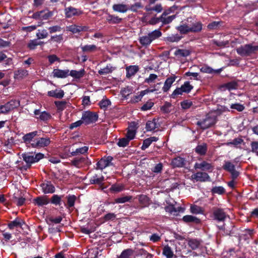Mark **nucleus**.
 Returning a JSON list of instances; mask_svg holds the SVG:
<instances>
[{
  "mask_svg": "<svg viewBox=\"0 0 258 258\" xmlns=\"http://www.w3.org/2000/svg\"><path fill=\"white\" fill-rule=\"evenodd\" d=\"M66 199L67 200V204L64 203V206H66L67 208L74 207L77 200L76 196L74 195H69L66 197Z\"/></svg>",
  "mask_w": 258,
  "mask_h": 258,
  "instance_id": "obj_36",
  "label": "nucleus"
},
{
  "mask_svg": "<svg viewBox=\"0 0 258 258\" xmlns=\"http://www.w3.org/2000/svg\"><path fill=\"white\" fill-rule=\"evenodd\" d=\"M222 168L230 173L231 179H236L239 176L240 172L236 170L235 166L229 161H225Z\"/></svg>",
  "mask_w": 258,
  "mask_h": 258,
  "instance_id": "obj_5",
  "label": "nucleus"
},
{
  "mask_svg": "<svg viewBox=\"0 0 258 258\" xmlns=\"http://www.w3.org/2000/svg\"><path fill=\"white\" fill-rule=\"evenodd\" d=\"M110 105H111V102L109 99H103L99 103L100 107L103 109H106Z\"/></svg>",
  "mask_w": 258,
  "mask_h": 258,
  "instance_id": "obj_63",
  "label": "nucleus"
},
{
  "mask_svg": "<svg viewBox=\"0 0 258 258\" xmlns=\"http://www.w3.org/2000/svg\"><path fill=\"white\" fill-rule=\"evenodd\" d=\"M85 74L84 69H81L80 71L72 70L69 72V76L73 77L76 79H80L83 77Z\"/></svg>",
  "mask_w": 258,
  "mask_h": 258,
  "instance_id": "obj_34",
  "label": "nucleus"
},
{
  "mask_svg": "<svg viewBox=\"0 0 258 258\" xmlns=\"http://www.w3.org/2000/svg\"><path fill=\"white\" fill-rule=\"evenodd\" d=\"M36 37L38 39L46 38L48 36V33L47 30L45 29H40L37 30Z\"/></svg>",
  "mask_w": 258,
  "mask_h": 258,
  "instance_id": "obj_45",
  "label": "nucleus"
},
{
  "mask_svg": "<svg viewBox=\"0 0 258 258\" xmlns=\"http://www.w3.org/2000/svg\"><path fill=\"white\" fill-rule=\"evenodd\" d=\"M154 103L151 101V100H149L147 101L141 108L140 110L141 111H145L149 110L152 108V107L154 106Z\"/></svg>",
  "mask_w": 258,
  "mask_h": 258,
  "instance_id": "obj_58",
  "label": "nucleus"
},
{
  "mask_svg": "<svg viewBox=\"0 0 258 258\" xmlns=\"http://www.w3.org/2000/svg\"><path fill=\"white\" fill-rule=\"evenodd\" d=\"M176 78V76L173 75L168 77L166 79L165 81L164 86L162 88V90L164 92H166L170 89L172 84L174 82Z\"/></svg>",
  "mask_w": 258,
  "mask_h": 258,
  "instance_id": "obj_23",
  "label": "nucleus"
},
{
  "mask_svg": "<svg viewBox=\"0 0 258 258\" xmlns=\"http://www.w3.org/2000/svg\"><path fill=\"white\" fill-rule=\"evenodd\" d=\"M33 203L38 207H42L49 203V199L47 196H38L33 199Z\"/></svg>",
  "mask_w": 258,
  "mask_h": 258,
  "instance_id": "obj_14",
  "label": "nucleus"
},
{
  "mask_svg": "<svg viewBox=\"0 0 258 258\" xmlns=\"http://www.w3.org/2000/svg\"><path fill=\"white\" fill-rule=\"evenodd\" d=\"M159 124L156 122V119L153 118L152 120H148L146 124V129L147 132L154 131L155 129L159 127Z\"/></svg>",
  "mask_w": 258,
  "mask_h": 258,
  "instance_id": "obj_30",
  "label": "nucleus"
},
{
  "mask_svg": "<svg viewBox=\"0 0 258 258\" xmlns=\"http://www.w3.org/2000/svg\"><path fill=\"white\" fill-rule=\"evenodd\" d=\"M124 189L123 185L121 184H112L111 187H110V190L111 191L115 192H118L122 190H123Z\"/></svg>",
  "mask_w": 258,
  "mask_h": 258,
  "instance_id": "obj_60",
  "label": "nucleus"
},
{
  "mask_svg": "<svg viewBox=\"0 0 258 258\" xmlns=\"http://www.w3.org/2000/svg\"><path fill=\"white\" fill-rule=\"evenodd\" d=\"M54 104L58 111H62L66 108L67 101H55Z\"/></svg>",
  "mask_w": 258,
  "mask_h": 258,
  "instance_id": "obj_54",
  "label": "nucleus"
},
{
  "mask_svg": "<svg viewBox=\"0 0 258 258\" xmlns=\"http://www.w3.org/2000/svg\"><path fill=\"white\" fill-rule=\"evenodd\" d=\"M113 158L110 156H104L96 163V169L103 170L106 167L113 165L112 161Z\"/></svg>",
  "mask_w": 258,
  "mask_h": 258,
  "instance_id": "obj_8",
  "label": "nucleus"
},
{
  "mask_svg": "<svg viewBox=\"0 0 258 258\" xmlns=\"http://www.w3.org/2000/svg\"><path fill=\"white\" fill-rule=\"evenodd\" d=\"M34 113L36 115V118L44 122H47L51 118V114L45 111L40 112L39 109H35L34 111Z\"/></svg>",
  "mask_w": 258,
  "mask_h": 258,
  "instance_id": "obj_12",
  "label": "nucleus"
},
{
  "mask_svg": "<svg viewBox=\"0 0 258 258\" xmlns=\"http://www.w3.org/2000/svg\"><path fill=\"white\" fill-rule=\"evenodd\" d=\"M176 29L181 35H185L190 33L188 22L186 21V20L185 21H182L180 24L176 27Z\"/></svg>",
  "mask_w": 258,
  "mask_h": 258,
  "instance_id": "obj_15",
  "label": "nucleus"
},
{
  "mask_svg": "<svg viewBox=\"0 0 258 258\" xmlns=\"http://www.w3.org/2000/svg\"><path fill=\"white\" fill-rule=\"evenodd\" d=\"M171 164L174 168L183 167H184L186 164V161L184 158L177 156L172 160Z\"/></svg>",
  "mask_w": 258,
  "mask_h": 258,
  "instance_id": "obj_17",
  "label": "nucleus"
},
{
  "mask_svg": "<svg viewBox=\"0 0 258 258\" xmlns=\"http://www.w3.org/2000/svg\"><path fill=\"white\" fill-rule=\"evenodd\" d=\"M23 160L27 164H30L35 163L34 155H30V153H24L22 155Z\"/></svg>",
  "mask_w": 258,
  "mask_h": 258,
  "instance_id": "obj_42",
  "label": "nucleus"
},
{
  "mask_svg": "<svg viewBox=\"0 0 258 258\" xmlns=\"http://www.w3.org/2000/svg\"><path fill=\"white\" fill-rule=\"evenodd\" d=\"M88 147L87 146H84L81 148H79L77 149L75 151H73L71 152V155L72 156H77L79 154H83L85 153H87L88 150Z\"/></svg>",
  "mask_w": 258,
  "mask_h": 258,
  "instance_id": "obj_52",
  "label": "nucleus"
},
{
  "mask_svg": "<svg viewBox=\"0 0 258 258\" xmlns=\"http://www.w3.org/2000/svg\"><path fill=\"white\" fill-rule=\"evenodd\" d=\"M64 12L66 17L68 18H70L73 16L79 15L80 14L78 9L72 6L66 8Z\"/></svg>",
  "mask_w": 258,
  "mask_h": 258,
  "instance_id": "obj_25",
  "label": "nucleus"
},
{
  "mask_svg": "<svg viewBox=\"0 0 258 258\" xmlns=\"http://www.w3.org/2000/svg\"><path fill=\"white\" fill-rule=\"evenodd\" d=\"M130 141L128 140L127 138H122L119 139L118 142L117 143V145L119 147H125L127 146L129 144V142Z\"/></svg>",
  "mask_w": 258,
  "mask_h": 258,
  "instance_id": "obj_62",
  "label": "nucleus"
},
{
  "mask_svg": "<svg viewBox=\"0 0 258 258\" xmlns=\"http://www.w3.org/2000/svg\"><path fill=\"white\" fill-rule=\"evenodd\" d=\"M148 35L152 41H153L161 36L162 33L159 29H157L149 33Z\"/></svg>",
  "mask_w": 258,
  "mask_h": 258,
  "instance_id": "obj_48",
  "label": "nucleus"
},
{
  "mask_svg": "<svg viewBox=\"0 0 258 258\" xmlns=\"http://www.w3.org/2000/svg\"><path fill=\"white\" fill-rule=\"evenodd\" d=\"M191 53V51L188 49H177L174 52L175 56L178 57H186L189 56Z\"/></svg>",
  "mask_w": 258,
  "mask_h": 258,
  "instance_id": "obj_33",
  "label": "nucleus"
},
{
  "mask_svg": "<svg viewBox=\"0 0 258 258\" xmlns=\"http://www.w3.org/2000/svg\"><path fill=\"white\" fill-rule=\"evenodd\" d=\"M163 254L166 256V258H172L174 255L171 247L168 245H166L163 248Z\"/></svg>",
  "mask_w": 258,
  "mask_h": 258,
  "instance_id": "obj_51",
  "label": "nucleus"
},
{
  "mask_svg": "<svg viewBox=\"0 0 258 258\" xmlns=\"http://www.w3.org/2000/svg\"><path fill=\"white\" fill-rule=\"evenodd\" d=\"M182 220L184 222L186 223H193L195 224H200L201 222V220L199 218L195 216L189 215L184 216L182 217Z\"/></svg>",
  "mask_w": 258,
  "mask_h": 258,
  "instance_id": "obj_28",
  "label": "nucleus"
},
{
  "mask_svg": "<svg viewBox=\"0 0 258 258\" xmlns=\"http://www.w3.org/2000/svg\"><path fill=\"white\" fill-rule=\"evenodd\" d=\"M104 180L103 176L98 177L97 174L94 175L90 179V182L91 184H101Z\"/></svg>",
  "mask_w": 258,
  "mask_h": 258,
  "instance_id": "obj_50",
  "label": "nucleus"
},
{
  "mask_svg": "<svg viewBox=\"0 0 258 258\" xmlns=\"http://www.w3.org/2000/svg\"><path fill=\"white\" fill-rule=\"evenodd\" d=\"M217 117L215 115H207L206 118L202 120L198 121L197 125L203 130L209 128L216 123Z\"/></svg>",
  "mask_w": 258,
  "mask_h": 258,
  "instance_id": "obj_2",
  "label": "nucleus"
},
{
  "mask_svg": "<svg viewBox=\"0 0 258 258\" xmlns=\"http://www.w3.org/2000/svg\"><path fill=\"white\" fill-rule=\"evenodd\" d=\"M24 223L25 222L23 220L16 218L14 221H10L8 224V227L10 230H13L15 228L22 227Z\"/></svg>",
  "mask_w": 258,
  "mask_h": 258,
  "instance_id": "obj_27",
  "label": "nucleus"
},
{
  "mask_svg": "<svg viewBox=\"0 0 258 258\" xmlns=\"http://www.w3.org/2000/svg\"><path fill=\"white\" fill-rule=\"evenodd\" d=\"M176 15H173L169 16H164L163 15L160 16V19L162 24V26L171 23L172 21L175 19Z\"/></svg>",
  "mask_w": 258,
  "mask_h": 258,
  "instance_id": "obj_37",
  "label": "nucleus"
},
{
  "mask_svg": "<svg viewBox=\"0 0 258 258\" xmlns=\"http://www.w3.org/2000/svg\"><path fill=\"white\" fill-rule=\"evenodd\" d=\"M140 68L137 65L129 66L126 67V77L130 78L139 71Z\"/></svg>",
  "mask_w": 258,
  "mask_h": 258,
  "instance_id": "obj_20",
  "label": "nucleus"
},
{
  "mask_svg": "<svg viewBox=\"0 0 258 258\" xmlns=\"http://www.w3.org/2000/svg\"><path fill=\"white\" fill-rule=\"evenodd\" d=\"M186 21L188 22L190 33H199L202 31L203 24L201 22L194 21L191 17L187 18Z\"/></svg>",
  "mask_w": 258,
  "mask_h": 258,
  "instance_id": "obj_7",
  "label": "nucleus"
},
{
  "mask_svg": "<svg viewBox=\"0 0 258 258\" xmlns=\"http://www.w3.org/2000/svg\"><path fill=\"white\" fill-rule=\"evenodd\" d=\"M51 141L49 138L48 137H39L37 138L36 142L32 143V148H41L47 147L50 145Z\"/></svg>",
  "mask_w": 258,
  "mask_h": 258,
  "instance_id": "obj_9",
  "label": "nucleus"
},
{
  "mask_svg": "<svg viewBox=\"0 0 258 258\" xmlns=\"http://www.w3.org/2000/svg\"><path fill=\"white\" fill-rule=\"evenodd\" d=\"M182 38V36L178 34H171L166 37L165 38V40L168 42H177L180 41Z\"/></svg>",
  "mask_w": 258,
  "mask_h": 258,
  "instance_id": "obj_39",
  "label": "nucleus"
},
{
  "mask_svg": "<svg viewBox=\"0 0 258 258\" xmlns=\"http://www.w3.org/2000/svg\"><path fill=\"white\" fill-rule=\"evenodd\" d=\"M171 107V104L168 102H165L164 105L160 107V110L164 113H169L170 112L171 110L170 108Z\"/></svg>",
  "mask_w": 258,
  "mask_h": 258,
  "instance_id": "obj_61",
  "label": "nucleus"
},
{
  "mask_svg": "<svg viewBox=\"0 0 258 258\" xmlns=\"http://www.w3.org/2000/svg\"><path fill=\"white\" fill-rule=\"evenodd\" d=\"M47 95L49 97L61 99L64 95V92L63 90L61 89H55L54 90H51L47 92Z\"/></svg>",
  "mask_w": 258,
  "mask_h": 258,
  "instance_id": "obj_21",
  "label": "nucleus"
},
{
  "mask_svg": "<svg viewBox=\"0 0 258 258\" xmlns=\"http://www.w3.org/2000/svg\"><path fill=\"white\" fill-rule=\"evenodd\" d=\"M40 131H34L24 135L22 137L23 142L28 147H32V143L36 142L37 138L40 136Z\"/></svg>",
  "mask_w": 258,
  "mask_h": 258,
  "instance_id": "obj_4",
  "label": "nucleus"
},
{
  "mask_svg": "<svg viewBox=\"0 0 258 258\" xmlns=\"http://www.w3.org/2000/svg\"><path fill=\"white\" fill-rule=\"evenodd\" d=\"M63 37L62 34L55 35L51 36L48 41L49 42H55L58 43H60L63 41Z\"/></svg>",
  "mask_w": 258,
  "mask_h": 258,
  "instance_id": "obj_59",
  "label": "nucleus"
},
{
  "mask_svg": "<svg viewBox=\"0 0 258 258\" xmlns=\"http://www.w3.org/2000/svg\"><path fill=\"white\" fill-rule=\"evenodd\" d=\"M208 151V146L206 143H203L199 144L195 149V151L198 155L204 156L206 154Z\"/></svg>",
  "mask_w": 258,
  "mask_h": 258,
  "instance_id": "obj_24",
  "label": "nucleus"
},
{
  "mask_svg": "<svg viewBox=\"0 0 258 258\" xmlns=\"http://www.w3.org/2000/svg\"><path fill=\"white\" fill-rule=\"evenodd\" d=\"M181 88L183 93H189L193 89V86L191 85L188 81L185 82L183 85L181 86Z\"/></svg>",
  "mask_w": 258,
  "mask_h": 258,
  "instance_id": "obj_55",
  "label": "nucleus"
},
{
  "mask_svg": "<svg viewBox=\"0 0 258 258\" xmlns=\"http://www.w3.org/2000/svg\"><path fill=\"white\" fill-rule=\"evenodd\" d=\"M251 151L258 156V141H252L250 143Z\"/></svg>",
  "mask_w": 258,
  "mask_h": 258,
  "instance_id": "obj_64",
  "label": "nucleus"
},
{
  "mask_svg": "<svg viewBox=\"0 0 258 258\" xmlns=\"http://www.w3.org/2000/svg\"><path fill=\"white\" fill-rule=\"evenodd\" d=\"M138 198L142 208L148 207L150 205L151 200L147 196L140 195L138 196Z\"/></svg>",
  "mask_w": 258,
  "mask_h": 258,
  "instance_id": "obj_26",
  "label": "nucleus"
},
{
  "mask_svg": "<svg viewBox=\"0 0 258 258\" xmlns=\"http://www.w3.org/2000/svg\"><path fill=\"white\" fill-rule=\"evenodd\" d=\"M190 211L194 214H203L204 212L203 208L196 205H192L190 206Z\"/></svg>",
  "mask_w": 258,
  "mask_h": 258,
  "instance_id": "obj_49",
  "label": "nucleus"
},
{
  "mask_svg": "<svg viewBox=\"0 0 258 258\" xmlns=\"http://www.w3.org/2000/svg\"><path fill=\"white\" fill-rule=\"evenodd\" d=\"M114 70V68L110 64H108L106 67L98 71V73L101 75H106L111 73Z\"/></svg>",
  "mask_w": 258,
  "mask_h": 258,
  "instance_id": "obj_46",
  "label": "nucleus"
},
{
  "mask_svg": "<svg viewBox=\"0 0 258 258\" xmlns=\"http://www.w3.org/2000/svg\"><path fill=\"white\" fill-rule=\"evenodd\" d=\"M20 105V102L16 100H11L4 105H0V113L7 114Z\"/></svg>",
  "mask_w": 258,
  "mask_h": 258,
  "instance_id": "obj_6",
  "label": "nucleus"
},
{
  "mask_svg": "<svg viewBox=\"0 0 258 258\" xmlns=\"http://www.w3.org/2000/svg\"><path fill=\"white\" fill-rule=\"evenodd\" d=\"M201 240L197 239L191 238L188 240V246L192 249L195 250L200 247Z\"/></svg>",
  "mask_w": 258,
  "mask_h": 258,
  "instance_id": "obj_38",
  "label": "nucleus"
},
{
  "mask_svg": "<svg viewBox=\"0 0 258 258\" xmlns=\"http://www.w3.org/2000/svg\"><path fill=\"white\" fill-rule=\"evenodd\" d=\"M152 40L149 37V35L143 36L140 37L139 42L140 44L145 47L149 46L152 43Z\"/></svg>",
  "mask_w": 258,
  "mask_h": 258,
  "instance_id": "obj_41",
  "label": "nucleus"
},
{
  "mask_svg": "<svg viewBox=\"0 0 258 258\" xmlns=\"http://www.w3.org/2000/svg\"><path fill=\"white\" fill-rule=\"evenodd\" d=\"M82 51L84 52H93L97 50V47L96 45H85L81 46Z\"/></svg>",
  "mask_w": 258,
  "mask_h": 258,
  "instance_id": "obj_43",
  "label": "nucleus"
},
{
  "mask_svg": "<svg viewBox=\"0 0 258 258\" xmlns=\"http://www.w3.org/2000/svg\"><path fill=\"white\" fill-rule=\"evenodd\" d=\"M85 125L95 123L98 119V115L96 112L91 111H84L81 118Z\"/></svg>",
  "mask_w": 258,
  "mask_h": 258,
  "instance_id": "obj_3",
  "label": "nucleus"
},
{
  "mask_svg": "<svg viewBox=\"0 0 258 258\" xmlns=\"http://www.w3.org/2000/svg\"><path fill=\"white\" fill-rule=\"evenodd\" d=\"M194 168L196 169H201L203 171H212L213 166L211 164L208 163L206 161H203L201 163L196 162L195 164Z\"/></svg>",
  "mask_w": 258,
  "mask_h": 258,
  "instance_id": "obj_16",
  "label": "nucleus"
},
{
  "mask_svg": "<svg viewBox=\"0 0 258 258\" xmlns=\"http://www.w3.org/2000/svg\"><path fill=\"white\" fill-rule=\"evenodd\" d=\"M134 252V250L131 248L124 249L117 258H130V257L133 255Z\"/></svg>",
  "mask_w": 258,
  "mask_h": 258,
  "instance_id": "obj_47",
  "label": "nucleus"
},
{
  "mask_svg": "<svg viewBox=\"0 0 258 258\" xmlns=\"http://www.w3.org/2000/svg\"><path fill=\"white\" fill-rule=\"evenodd\" d=\"M40 186L44 194H53L55 191V188L50 181H45L40 184Z\"/></svg>",
  "mask_w": 258,
  "mask_h": 258,
  "instance_id": "obj_10",
  "label": "nucleus"
},
{
  "mask_svg": "<svg viewBox=\"0 0 258 258\" xmlns=\"http://www.w3.org/2000/svg\"><path fill=\"white\" fill-rule=\"evenodd\" d=\"M152 5H147L145 7L146 12H150L155 11L157 13H160L163 10V7L161 4H157L155 6L152 7Z\"/></svg>",
  "mask_w": 258,
  "mask_h": 258,
  "instance_id": "obj_29",
  "label": "nucleus"
},
{
  "mask_svg": "<svg viewBox=\"0 0 258 258\" xmlns=\"http://www.w3.org/2000/svg\"><path fill=\"white\" fill-rule=\"evenodd\" d=\"M211 191L213 195H215V194L222 195L225 193L226 190H225V188L222 186H215L213 187V188L211 190Z\"/></svg>",
  "mask_w": 258,
  "mask_h": 258,
  "instance_id": "obj_44",
  "label": "nucleus"
},
{
  "mask_svg": "<svg viewBox=\"0 0 258 258\" xmlns=\"http://www.w3.org/2000/svg\"><path fill=\"white\" fill-rule=\"evenodd\" d=\"M258 51V45L253 46L252 44L241 45L236 49L237 53L242 57L250 56Z\"/></svg>",
  "mask_w": 258,
  "mask_h": 258,
  "instance_id": "obj_1",
  "label": "nucleus"
},
{
  "mask_svg": "<svg viewBox=\"0 0 258 258\" xmlns=\"http://www.w3.org/2000/svg\"><path fill=\"white\" fill-rule=\"evenodd\" d=\"M69 70H62L58 69H54L52 72L54 78H66L69 76Z\"/></svg>",
  "mask_w": 258,
  "mask_h": 258,
  "instance_id": "obj_19",
  "label": "nucleus"
},
{
  "mask_svg": "<svg viewBox=\"0 0 258 258\" xmlns=\"http://www.w3.org/2000/svg\"><path fill=\"white\" fill-rule=\"evenodd\" d=\"M112 9L115 12L124 13L128 10L127 6L123 4H114Z\"/></svg>",
  "mask_w": 258,
  "mask_h": 258,
  "instance_id": "obj_31",
  "label": "nucleus"
},
{
  "mask_svg": "<svg viewBox=\"0 0 258 258\" xmlns=\"http://www.w3.org/2000/svg\"><path fill=\"white\" fill-rule=\"evenodd\" d=\"M191 177L193 179L201 182H204L210 179V176L208 174L204 172H198L197 173L192 174Z\"/></svg>",
  "mask_w": 258,
  "mask_h": 258,
  "instance_id": "obj_18",
  "label": "nucleus"
},
{
  "mask_svg": "<svg viewBox=\"0 0 258 258\" xmlns=\"http://www.w3.org/2000/svg\"><path fill=\"white\" fill-rule=\"evenodd\" d=\"M88 27L85 26H77L72 25L67 28V30L72 32L73 33H77L82 31H87Z\"/></svg>",
  "mask_w": 258,
  "mask_h": 258,
  "instance_id": "obj_22",
  "label": "nucleus"
},
{
  "mask_svg": "<svg viewBox=\"0 0 258 258\" xmlns=\"http://www.w3.org/2000/svg\"><path fill=\"white\" fill-rule=\"evenodd\" d=\"M213 215L214 219L218 221H224L226 217L225 212L221 208H215L213 209Z\"/></svg>",
  "mask_w": 258,
  "mask_h": 258,
  "instance_id": "obj_11",
  "label": "nucleus"
},
{
  "mask_svg": "<svg viewBox=\"0 0 258 258\" xmlns=\"http://www.w3.org/2000/svg\"><path fill=\"white\" fill-rule=\"evenodd\" d=\"M133 197L131 196H126L122 197H119L115 199V203L117 204H123L127 202H130Z\"/></svg>",
  "mask_w": 258,
  "mask_h": 258,
  "instance_id": "obj_53",
  "label": "nucleus"
},
{
  "mask_svg": "<svg viewBox=\"0 0 258 258\" xmlns=\"http://www.w3.org/2000/svg\"><path fill=\"white\" fill-rule=\"evenodd\" d=\"M72 164L73 165L80 167L83 164L88 165L91 164V162L89 161L88 158L87 157H77L75 158L72 161Z\"/></svg>",
  "mask_w": 258,
  "mask_h": 258,
  "instance_id": "obj_13",
  "label": "nucleus"
},
{
  "mask_svg": "<svg viewBox=\"0 0 258 258\" xmlns=\"http://www.w3.org/2000/svg\"><path fill=\"white\" fill-rule=\"evenodd\" d=\"M28 75V71L24 69H19L14 73L15 79H22Z\"/></svg>",
  "mask_w": 258,
  "mask_h": 258,
  "instance_id": "obj_40",
  "label": "nucleus"
},
{
  "mask_svg": "<svg viewBox=\"0 0 258 258\" xmlns=\"http://www.w3.org/2000/svg\"><path fill=\"white\" fill-rule=\"evenodd\" d=\"M224 86L227 89L231 91L237 89L238 83L235 81H232L226 83Z\"/></svg>",
  "mask_w": 258,
  "mask_h": 258,
  "instance_id": "obj_56",
  "label": "nucleus"
},
{
  "mask_svg": "<svg viewBox=\"0 0 258 258\" xmlns=\"http://www.w3.org/2000/svg\"><path fill=\"white\" fill-rule=\"evenodd\" d=\"M143 5L141 2H137L134 4L131 5L130 7L128 8V10L133 12H137L139 9H142Z\"/></svg>",
  "mask_w": 258,
  "mask_h": 258,
  "instance_id": "obj_57",
  "label": "nucleus"
},
{
  "mask_svg": "<svg viewBox=\"0 0 258 258\" xmlns=\"http://www.w3.org/2000/svg\"><path fill=\"white\" fill-rule=\"evenodd\" d=\"M106 21L110 24H118L121 23L122 19L118 16L108 14L106 17Z\"/></svg>",
  "mask_w": 258,
  "mask_h": 258,
  "instance_id": "obj_32",
  "label": "nucleus"
},
{
  "mask_svg": "<svg viewBox=\"0 0 258 258\" xmlns=\"http://www.w3.org/2000/svg\"><path fill=\"white\" fill-rule=\"evenodd\" d=\"M62 196L53 195L49 199V203L54 206H60L62 202Z\"/></svg>",
  "mask_w": 258,
  "mask_h": 258,
  "instance_id": "obj_35",
  "label": "nucleus"
}]
</instances>
